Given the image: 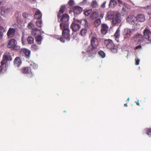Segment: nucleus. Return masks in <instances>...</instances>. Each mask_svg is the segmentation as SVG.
I'll return each instance as SVG.
<instances>
[{"instance_id": "obj_24", "label": "nucleus", "mask_w": 151, "mask_h": 151, "mask_svg": "<svg viewBox=\"0 0 151 151\" xmlns=\"http://www.w3.org/2000/svg\"><path fill=\"white\" fill-rule=\"evenodd\" d=\"M40 31L37 28H35L32 30V34L33 36L40 35Z\"/></svg>"}, {"instance_id": "obj_46", "label": "nucleus", "mask_w": 151, "mask_h": 151, "mask_svg": "<svg viewBox=\"0 0 151 151\" xmlns=\"http://www.w3.org/2000/svg\"><path fill=\"white\" fill-rule=\"evenodd\" d=\"M5 31L4 28L1 26H0V33Z\"/></svg>"}, {"instance_id": "obj_32", "label": "nucleus", "mask_w": 151, "mask_h": 151, "mask_svg": "<svg viewBox=\"0 0 151 151\" xmlns=\"http://www.w3.org/2000/svg\"><path fill=\"white\" fill-rule=\"evenodd\" d=\"M99 56L102 58H104L105 56V54L102 51H100L99 52Z\"/></svg>"}, {"instance_id": "obj_26", "label": "nucleus", "mask_w": 151, "mask_h": 151, "mask_svg": "<svg viewBox=\"0 0 151 151\" xmlns=\"http://www.w3.org/2000/svg\"><path fill=\"white\" fill-rule=\"evenodd\" d=\"M36 41L39 45L41 44V42L42 40V37L40 35H37L35 38Z\"/></svg>"}, {"instance_id": "obj_37", "label": "nucleus", "mask_w": 151, "mask_h": 151, "mask_svg": "<svg viewBox=\"0 0 151 151\" xmlns=\"http://www.w3.org/2000/svg\"><path fill=\"white\" fill-rule=\"evenodd\" d=\"M32 49V50H38V47L36 45L33 44L31 46Z\"/></svg>"}, {"instance_id": "obj_64", "label": "nucleus", "mask_w": 151, "mask_h": 151, "mask_svg": "<svg viewBox=\"0 0 151 151\" xmlns=\"http://www.w3.org/2000/svg\"><path fill=\"white\" fill-rule=\"evenodd\" d=\"M126 57H127V58H128V55H127V56H126Z\"/></svg>"}, {"instance_id": "obj_43", "label": "nucleus", "mask_w": 151, "mask_h": 151, "mask_svg": "<svg viewBox=\"0 0 151 151\" xmlns=\"http://www.w3.org/2000/svg\"><path fill=\"white\" fill-rule=\"evenodd\" d=\"M143 9H151V5L147 6H146L143 7H142Z\"/></svg>"}, {"instance_id": "obj_18", "label": "nucleus", "mask_w": 151, "mask_h": 151, "mask_svg": "<svg viewBox=\"0 0 151 151\" xmlns=\"http://www.w3.org/2000/svg\"><path fill=\"white\" fill-rule=\"evenodd\" d=\"M137 21H139V22H143L145 19V16L143 14H139L136 17Z\"/></svg>"}, {"instance_id": "obj_20", "label": "nucleus", "mask_w": 151, "mask_h": 151, "mask_svg": "<svg viewBox=\"0 0 151 151\" xmlns=\"http://www.w3.org/2000/svg\"><path fill=\"white\" fill-rule=\"evenodd\" d=\"M22 72L23 73L30 74V73L32 75V73L31 72V69L30 68L26 67L22 70Z\"/></svg>"}, {"instance_id": "obj_51", "label": "nucleus", "mask_w": 151, "mask_h": 151, "mask_svg": "<svg viewBox=\"0 0 151 151\" xmlns=\"http://www.w3.org/2000/svg\"><path fill=\"white\" fill-rule=\"evenodd\" d=\"M23 40H25L24 36H23L22 37V42L23 43Z\"/></svg>"}, {"instance_id": "obj_28", "label": "nucleus", "mask_w": 151, "mask_h": 151, "mask_svg": "<svg viewBox=\"0 0 151 151\" xmlns=\"http://www.w3.org/2000/svg\"><path fill=\"white\" fill-rule=\"evenodd\" d=\"M64 9H65V6H62L61 7L59 12H58V18H59V17H61L60 15L62 14H63V12H64Z\"/></svg>"}, {"instance_id": "obj_35", "label": "nucleus", "mask_w": 151, "mask_h": 151, "mask_svg": "<svg viewBox=\"0 0 151 151\" xmlns=\"http://www.w3.org/2000/svg\"><path fill=\"white\" fill-rule=\"evenodd\" d=\"M91 6L93 8H96L97 6V3L96 1L93 0L92 1Z\"/></svg>"}, {"instance_id": "obj_55", "label": "nucleus", "mask_w": 151, "mask_h": 151, "mask_svg": "<svg viewBox=\"0 0 151 151\" xmlns=\"http://www.w3.org/2000/svg\"><path fill=\"white\" fill-rule=\"evenodd\" d=\"M83 21L85 22V24H86L87 23V22L86 20H84Z\"/></svg>"}, {"instance_id": "obj_60", "label": "nucleus", "mask_w": 151, "mask_h": 151, "mask_svg": "<svg viewBox=\"0 0 151 151\" xmlns=\"http://www.w3.org/2000/svg\"><path fill=\"white\" fill-rule=\"evenodd\" d=\"M124 106L127 107V104H124Z\"/></svg>"}, {"instance_id": "obj_50", "label": "nucleus", "mask_w": 151, "mask_h": 151, "mask_svg": "<svg viewBox=\"0 0 151 151\" xmlns=\"http://www.w3.org/2000/svg\"><path fill=\"white\" fill-rule=\"evenodd\" d=\"M60 41L62 42H65V41L64 40V39L62 37H61L60 39Z\"/></svg>"}, {"instance_id": "obj_25", "label": "nucleus", "mask_w": 151, "mask_h": 151, "mask_svg": "<svg viewBox=\"0 0 151 151\" xmlns=\"http://www.w3.org/2000/svg\"><path fill=\"white\" fill-rule=\"evenodd\" d=\"M42 14L39 10L37 11L35 14V17L36 19H39L41 18Z\"/></svg>"}, {"instance_id": "obj_3", "label": "nucleus", "mask_w": 151, "mask_h": 151, "mask_svg": "<svg viewBox=\"0 0 151 151\" xmlns=\"http://www.w3.org/2000/svg\"><path fill=\"white\" fill-rule=\"evenodd\" d=\"M17 45V41L13 39H11L9 41L7 47L9 48H12L14 50H19L20 47Z\"/></svg>"}, {"instance_id": "obj_53", "label": "nucleus", "mask_w": 151, "mask_h": 151, "mask_svg": "<svg viewBox=\"0 0 151 151\" xmlns=\"http://www.w3.org/2000/svg\"><path fill=\"white\" fill-rule=\"evenodd\" d=\"M87 1V0H83V1L82 2V4H84Z\"/></svg>"}, {"instance_id": "obj_12", "label": "nucleus", "mask_w": 151, "mask_h": 151, "mask_svg": "<svg viewBox=\"0 0 151 151\" xmlns=\"http://www.w3.org/2000/svg\"><path fill=\"white\" fill-rule=\"evenodd\" d=\"M121 26V25H120L119 26L114 35L115 40L117 42H119V38L120 35V28Z\"/></svg>"}, {"instance_id": "obj_34", "label": "nucleus", "mask_w": 151, "mask_h": 151, "mask_svg": "<svg viewBox=\"0 0 151 151\" xmlns=\"http://www.w3.org/2000/svg\"><path fill=\"white\" fill-rule=\"evenodd\" d=\"M30 65L33 68H36L37 67V65L34 62H30L29 63Z\"/></svg>"}, {"instance_id": "obj_5", "label": "nucleus", "mask_w": 151, "mask_h": 151, "mask_svg": "<svg viewBox=\"0 0 151 151\" xmlns=\"http://www.w3.org/2000/svg\"><path fill=\"white\" fill-rule=\"evenodd\" d=\"M12 60L10 53L9 52H6L3 56V60L1 62V65H4L6 61H11Z\"/></svg>"}, {"instance_id": "obj_40", "label": "nucleus", "mask_w": 151, "mask_h": 151, "mask_svg": "<svg viewBox=\"0 0 151 151\" xmlns=\"http://www.w3.org/2000/svg\"><path fill=\"white\" fill-rule=\"evenodd\" d=\"M91 12V10H88L85 11L84 12V14L86 16H87L90 14Z\"/></svg>"}, {"instance_id": "obj_14", "label": "nucleus", "mask_w": 151, "mask_h": 151, "mask_svg": "<svg viewBox=\"0 0 151 151\" xmlns=\"http://www.w3.org/2000/svg\"><path fill=\"white\" fill-rule=\"evenodd\" d=\"M109 27L106 24H101V33L104 35H105L107 32Z\"/></svg>"}, {"instance_id": "obj_57", "label": "nucleus", "mask_w": 151, "mask_h": 151, "mask_svg": "<svg viewBox=\"0 0 151 151\" xmlns=\"http://www.w3.org/2000/svg\"><path fill=\"white\" fill-rule=\"evenodd\" d=\"M2 37V34L1 33H0V38H1Z\"/></svg>"}, {"instance_id": "obj_27", "label": "nucleus", "mask_w": 151, "mask_h": 151, "mask_svg": "<svg viewBox=\"0 0 151 151\" xmlns=\"http://www.w3.org/2000/svg\"><path fill=\"white\" fill-rule=\"evenodd\" d=\"M95 48H93L92 47V45L89 46L87 48V51L88 52L91 54H94L95 52V51L93 50Z\"/></svg>"}, {"instance_id": "obj_19", "label": "nucleus", "mask_w": 151, "mask_h": 151, "mask_svg": "<svg viewBox=\"0 0 151 151\" xmlns=\"http://www.w3.org/2000/svg\"><path fill=\"white\" fill-rule=\"evenodd\" d=\"M83 9L82 8L79 6H76L74 10L75 13L77 14H80L82 11Z\"/></svg>"}, {"instance_id": "obj_56", "label": "nucleus", "mask_w": 151, "mask_h": 151, "mask_svg": "<svg viewBox=\"0 0 151 151\" xmlns=\"http://www.w3.org/2000/svg\"><path fill=\"white\" fill-rule=\"evenodd\" d=\"M140 27V26L139 24V26H138V27L137 28H135L136 29H139Z\"/></svg>"}, {"instance_id": "obj_15", "label": "nucleus", "mask_w": 151, "mask_h": 151, "mask_svg": "<svg viewBox=\"0 0 151 151\" xmlns=\"http://www.w3.org/2000/svg\"><path fill=\"white\" fill-rule=\"evenodd\" d=\"M143 37L141 34H137L135 37L134 40L137 42H140L143 40Z\"/></svg>"}, {"instance_id": "obj_61", "label": "nucleus", "mask_w": 151, "mask_h": 151, "mask_svg": "<svg viewBox=\"0 0 151 151\" xmlns=\"http://www.w3.org/2000/svg\"><path fill=\"white\" fill-rule=\"evenodd\" d=\"M22 43L23 45H24L25 44V40H23V43L22 42Z\"/></svg>"}, {"instance_id": "obj_63", "label": "nucleus", "mask_w": 151, "mask_h": 151, "mask_svg": "<svg viewBox=\"0 0 151 151\" xmlns=\"http://www.w3.org/2000/svg\"><path fill=\"white\" fill-rule=\"evenodd\" d=\"M129 98H128L127 99V100L126 101H129Z\"/></svg>"}, {"instance_id": "obj_23", "label": "nucleus", "mask_w": 151, "mask_h": 151, "mask_svg": "<svg viewBox=\"0 0 151 151\" xmlns=\"http://www.w3.org/2000/svg\"><path fill=\"white\" fill-rule=\"evenodd\" d=\"M117 3L114 0H111L109 4V7L110 8H114L117 5Z\"/></svg>"}, {"instance_id": "obj_8", "label": "nucleus", "mask_w": 151, "mask_h": 151, "mask_svg": "<svg viewBox=\"0 0 151 151\" xmlns=\"http://www.w3.org/2000/svg\"><path fill=\"white\" fill-rule=\"evenodd\" d=\"M15 29L12 28H9L7 34L8 37L9 38H11L14 37L15 35Z\"/></svg>"}, {"instance_id": "obj_6", "label": "nucleus", "mask_w": 151, "mask_h": 151, "mask_svg": "<svg viewBox=\"0 0 151 151\" xmlns=\"http://www.w3.org/2000/svg\"><path fill=\"white\" fill-rule=\"evenodd\" d=\"M121 19L120 15L118 13L115 14V16L112 19V22L113 24L115 25L118 24L121 22Z\"/></svg>"}, {"instance_id": "obj_45", "label": "nucleus", "mask_w": 151, "mask_h": 151, "mask_svg": "<svg viewBox=\"0 0 151 151\" xmlns=\"http://www.w3.org/2000/svg\"><path fill=\"white\" fill-rule=\"evenodd\" d=\"M147 134L148 135H151V128L147 129Z\"/></svg>"}, {"instance_id": "obj_48", "label": "nucleus", "mask_w": 151, "mask_h": 151, "mask_svg": "<svg viewBox=\"0 0 151 151\" xmlns=\"http://www.w3.org/2000/svg\"><path fill=\"white\" fill-rule=\"evenodd\" d=\"M119 4H122L123 5L124 4V3L121 0H117Z\"/></svg>"}, {"instance_id": "obj_54", "label": "nucleus", "mask_w": 151, "mask_h": 151, "mask_svg": "<svg viewBox=\"0 0 151 151\" xmlns=\"http://www.w3.org/2000/svg\"><path fill=\"white\" fill-rule=\"evenodd\" d=\"M139 101H135V102L136 103V104L138 105V106H139Z\"/></svg>"}, {"instance_id": "obj_44", "label": "nucleus", "mask_w": 151, "mask_h": 151, "mask_svg": "<svg viewBox=\"0 0 151 151\" xmlns=\"http://www.w3.org/2000/svg\"><path fill=\"white\" fill-rule=\"evenodd\" d=\"M33 26V24L32 22L29 23L28 25V27L29 29H31Z\"/></svg>"}, {"instance_id": "obj_21", "label": "nucleus", "mask_w": 151, "mask_h": 151, "mask_svg": "<svg viewBox=\"0 0 151 151\" xmlns=\"http://www.w3.org/2000/svg\"><path fill=\"white\" fill-rule=\"evenodd\" d=\"M116 13L112 11H110L108 12L107 14V17L109 19L112 20L115 16V14Z\"/></svg>"}, {"instance_id": "obj_47", "label": "nucleus", "mask_w": 151, "mask_h": 151, "mask_svg": "<svg viewBox=\"0 0 151 151\" xmlns=\"http://www.w3.org/2000/svg\"><path fill=\"white\" fill-rule=\"evenodd\" d=\"M106 1H105L101 5V7L102 8H104L105 7L106 4Z\"/></svg>"}, {"instance_id": "obj_17", "label": "nucleus", "mask_w": 151, "mask_h": 151, "mask_svg": "<svg viewBox=\"0 0 151 151\" xmlns=\"http://www.w3.org/2000/svg\"><path fill=\"white\" fill-rule=\"evenodd\" d=\"M14 63L15 67H19L22 63L21 60L20 58L16 57L14 60Z\"/></svg>"}, {"instance_id": "obj_41", "label": "nucleus", "mask_w": 151, "mask_h": 151, "mask_svg": "<svg viewBox=\"0 0 151 151\" xmlns=\"http://www.w3.org/2000/svg\"><path fill=\"white\" fill-rule=\"evenodd\" d=\"M135 65H138L139 64V63L140 62V60L138 58H135Z\"/></svg>"}, {"instance_id": "obj_16", "label": "nucleus", "mask_w": 151, "mask_h": 151, "mask_svg": "<svg viewBox=\"0 0 151 151\" xmlns=\"http://www.w3.org/2000/svg\"><path fill=\"white\" fill-rule=\"evenodd\" d=\"M21 50V52H23V55L27 58H29L30 57V52L29 50L25 48L22 49Z\"/></svg>"}, {"instance_id": "obj_62", "label": "nucleus", "mask_w": 151, "mask_h": 151, "mask_svg": "<svg viewBox=\"0 0 151 151\" xmlns=\"http://www.w3.org/2000/svg\"><path fill=\"white\" fill-rule=\"evenodd\" d=\"M2 3V2L1 1H0V6L1 4Z\"/></svg>"}, {"instance_id": "obj_22", "label": "nucleus", "mask_w": 151, "mask_h": 151, "mask_svg": "<svg viewBox=\"0 0 151 151\" xmlns=\"http://www.w3.org/2000/svg\"><path fill=\"white\" fill-rule=\"evenodd\" d=\"M69 16L68 14H65L62 16L61 21L62 22H66L69 20Z\"/></svg>"}, {"instance_id": "obj_38", "label": "nucleus", "mask_w": 151, "mask_h": 151, "mask_svg": "<svg viewBox=\"0 0 151 151\" xmlns=\"http://www.w3.org/2000/svg\"><path fill=\"white\" fill-rule=\"evenodd\" d=\"M23 17L25 18L29 19V18L31 16L28 14L26 13H24L22 14Z\"/></svg>"}, {"instance_id": "obj_36", "label": "nucleus", "mask_w": 151, "mask_h": 151, "mask_svg": "<svg viewBox=\"0 0 151 151\" xmlns=\"http://www.w3.org/2000/svg\"><path fill=\"white\" fill-rule=\"evenodd\" d=\"M121 13L123 15H127V12L126 9L124 8H122L121 11Z\"/></svg>"}, {"instance_id": "obj_1", "label": "nucleus", "mask_w": 151, "mask_h": 151, "mask_svg": "<svg viewBox=\"0 0 151 151\" xmlns=\"http://www.w3.org/2000/svg\"><path fill=\"white\" fill-rule=\"evenodd\" d=\"M60 28L63 30L62 32L63 37L66 40L69 41L70 40V30L68 28V25L67 23H62L60 24Z\"/></svg>"}, {"instance_id": "obj_29", "label": "nucleus", "mask_w": 151, "mask_h": 151, "mask_svg": "<svg viewBox=\"0 0 151 151\" xmlns=\"http://www.w3.org/2000/svg\"><path fill=\"white\" fill-rule=\"evenodd\" d=\"M98 13L96 12H93L91 15V18L92 19H94L98 17Z\"/></svg>"}, {"instance_id": "obj_11", "label": "nucleus", "mask_w": 151, "mask_h": 151, "mask_svg": "<svg viewBox=\"0 0 151 151\" xmlns=\"http://www.w3.org/2000/svg\"><path fill=\"white\" fill-rule=\"evenodd\" d=\"M127 21L130 24H133L137 22L136 17L133 15H130L127 19Z\"/></svg>"}, {"instance_id": "obj_9", "label": "nucleus", "mask_w": 151, "mask_h": 151, "mask_svg": "<svg viewBox=\"0 0 151 151\" xmlns=\"http://www.w3.org/2000/svg\"><path fill=\"white\" fill-rule=\"evenodd\" d=\"M91 45L93 48L97 47L99 44V41L97 39L94 37H92L91 40Z\"/></svg>"}, {"instance_id": "obj_30", "label": "nucleus", "mask_w": 151, "mask_h": 151, "mask_svg": "<svg viewBox=\"0 0 151 151\" xmlns=\"http://www.w3.org/2000/svg\"><path fill=\"white\" fill-rule=\"evenodd\" d=\"M27 41L29 44H32L34 42V39L32 37H28L27 39Z\"/></svg>"}, {"instance_id": "obj_59", "label": "nucleus", "mask_w": 151, "mask_h": 151, "mask_svg": "<svg viewBox=\"0 0 151 151\" xmlns=\"http://www.w3.org/2000/svg\"><path fill=\"white\" fill-rule=\"evenodd\" d=\"M2 20V18L1 17V16H0V22Z\"/></svg>"}, {"instance_id": "obj_39", "label": "nucleus", "mask_w": 151, "mask_h": 151, "mask_svg": "<svg viewBox=\"0 0 151 151\" xmlns=\"http://www.w3.org/2000/svg\"><path fill=\"white\" fill-rule=\"evenodd\" d=\"M36 23L37 26L39 27H41L42 24V21L41 20L37 21H36Z\"/></svg>"}, {"instance_id": "obj_10", "label": "nucleus", "mask_w": 151, "mask_h": 151, "mask_svg": "<svg viewBox=\"0 0 151 151\" xmlns=\"http://www.w3.org/2000/svg\"><path fill=\"white\" fill-rule=\"evenodd\" d=\"M11 12V9L9 8H4L1 11V15L5 17L9 14Z\"/></svg>"}, {"instance_id": "obj_4", "label": "nucleus", "mask_w": 151, "mask_h": 151, "mask_svg": "<svg viewBox=\"0 0 151 151\" xmlns=\"http://www.w3.org/2000/svg\"><path fill=\"white\" fill-rule=\"evenodd\" d=\"M74 22H73L71 25V27L72 30L74 32H76L78 31L80 28V26L77 22L81 23V21L79 20H77L74 19Z\"/></svg>"}, {"instance_id": "obj_33", "label": "nucleus", "mask_w": 151, "mask_h": 151, "mask_svg": "<svg viewBox=\"0 0 151 151\" xmlns=\"http://www.w3.org/2000/svg\"><path fill=\"white\" fill-rule=\"evenodd\" d=\"M87 32V31L85 29H83L81 31V36H84L86 35Z\"/></svg>"}, {"instance_id": "obj_7", "label": "nucleus", "mask_w": 151, "mask_h": 151, "mask_svg": "<svg viewBox=\"0 0 151 151\" xmlns=\"http://www.w3.org/2000/svg\"><path fill=\"white\" fill-rule=\"evenodd\" d=\"M144 37L149 40H151V32L150 30L146 28L143 31Z\"/></svg>"}, {"instance_id": "obj_58", "label": "nucleus", "mask_w": 151, "mask_h": 151, "mask_svg": "<svg viewBox=\"0 0 151 151\" xmlns=\"http://www.w3.org/2000/svg\"><path fill=\"white\" fill-rule=\"evenodd\" d=\"M148 14L149 15L150 18H151V13H150V14L148 13Z\"/></svg>"}, {"instance_id": "obj_52", "label": "nucleus", "mask_w": 151, "mask_h": 151, "mask_svg": "<svg viewBox=\"0 0 151 151\" xmlns=\"http://www.w3.org/2000/svg\"><path fill=\"white\" fill-rule=\"evenodd\" d=\"M4 65H2L1 64V65L0 66V72L1 71L2 69H3L2 66H3Z\"/></svg>"}, {"instance_id": "obj_42", "label": "nucleus", "mask_w": 151, "mask_h": 151, "mask_svg": "<svg viewBox=\"0 0 151 151\" xmlns=\"http://www.w3.org/2000/svg\"><path fill=\"white\" fill-rule=\"evenodd\" d=\"M74 3V1L73 0H70L68 2L69 5L71 6H73Z\"/></svg>"}, {"instance_id": "obj_31", "label": "nucleus", "mask_w": 151, "mask_h": 151, "mask_svg": "<svg viewBox=\"0 0 151 151\" xmlns=\"http://www.w3.org/2000/svg\"><path fill=\"white\" fill-rule=\"evenodd\" d=\"M101 23V20L100 19H98L96 20L94 22V25L96 27H98L100 24Z\"/></svg>"}, {"instance_id": "obj_2", "label": "nucleus", "mask_w": 151, "mask_h": 151, "mask_svg": "<svg viewBox=\"0 0 151 151\" xmlns=\"http://www.w3.org/2000/svg\"><path fill=\"white\" fill-rule=\"evenodd\" d=\"M104 44L107 48L111 50L113 52H117V49L115 45L113 43L111 40H105Z\"/></svg>"}, {"instance_id": "obj_49", "label": "nucleus", "mask_w": 151, "mask_h": 151, "mask_svg": "<svg viewBox=\"0 0 151 151\" xmlns=\"http://www.w3.org/2000/svg\"><path fill=\"white\" fill-rule=\"evenodd\" d=\"M141 48V49H142V46L141 45H138L136 47H135V49H138Z\"/></svg>"}, {"instance_id": "obj_13", "label": "nucleus", "mask_w": 151, "mask_h": 151, "mask_svg": "<svg viewBox=\"0 0 151 151\" xmlns=\"http://www.w3.org/2000/svg\"><path fill=\"white\" fill-rule=\"evenodd\" d=\"M132 29L128 28H126L124 29L123 32V35L126 36V37H129L132 35Z\"/></svg>"}]
</instances>
